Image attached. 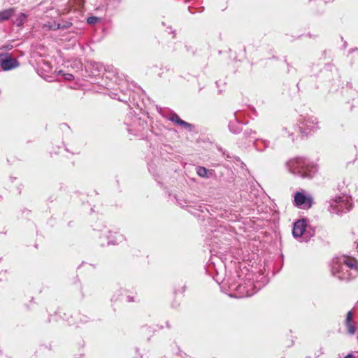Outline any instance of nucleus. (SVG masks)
<instances>
[{"instance_id": "f03ea898", "label": "nucleus", "mask_w": 358, "mask_h": 358, "mask_svg": "<svg viewBox=\"0 0 358 358\" xmlns=\"http://www.w3.org/2000/svg\"><path fill=\"white\" fill-rule=\"evenodd\" d=\"M289 171L303 178H312L317 171V166L303 157H295L287 162Z\"/></svg>"}, {"instance_id": "9d476101", "label": "nucleus", "mask_w": 358, "mask_h": 358, "mask_svg": "<svg viewBox=\"0 0 358 358\" xmlns=\"http://www.w3.org/2000/svg\"><path fill=\"white\" fill-rule=\"evenodd\" d=\"M253 145L257 151L262 152L270 146V141L263 138H257L254 141Z\"/></svg>"}, {"instance_id": "2eb2a0df", "label": "nucleus", "mask_w": 358, "mask_h": 358, "mask_svg": "<svg viewBox=\"0 0 358 358\" xmlns=\"http://www.w3.org/2000/svg\"><path fill=\"white\" fill-rule=\"evenodd\" d=\"M27 19V15L24 13H21L19 15H17L15 20H13V23L17 26H22Z\"/></svg>"}, {"instance_id": "7ed1b4c3", "label": "nucleus", "mask_w": 358, "mask_h": 358, "mask_svg": "<svg viewBox=\"0 0 358 358\" xmlns=\"http://www.w3.org/2000/svg\"><path fill=\"white\" fill-rule=\"evenodd\" d=\"M353 206L352 199L347 194L336 196L329 201L328 211L340 215L349 212Z\"/></svg>"}, {"instance_id": "a878e982", "label": "nucleus", "mask_w": 358, "mask_h": 358, "mask_svg": "<svg viewBox=\"0 0 358 358\" xmlns=\"http://www.w3.org/2000/svg\"><path fill=\"white\" fill-rule=\"evenodd\" d=\"M307 358H310V357H307Z\"/></svg>"}, {"instance_id": "f8f14e48", "label": "nucleus", "mask_w": 358, "mask_h": 358, "mask_svg": "<svg viewBox=\"0 0 358 358\" xmlns=\"http://www.w3.org/2000/svg\"><path fill=\"white\" fill-rule=\"evenodd\" d=\"M85 3V0H69L68 3L70 7L69 10L72 8L80 9L81 8Z\"/></svg>"}, {"instance_id": "6e6552de", "label": "nucleus", "mask_w": 358, "mask_h": 358, "mask_svg": "<svg viewBox=\"0 0 358 358\" xmlns=\"http://www.w3.org/2000/svg\"><path fill=\"white\" fill-rule=\"evenodd\" d=\"M18 66L19 62L16 59L10 58L6 55H3L1 69L3 71H9L17 68Z\"/></svg>"}, {"instance_id": "a211bd4d", "label": "nucleus", "mask_w": 358, "mask_h": 358, "mask_svg": "<svg viewBox=\"0 0 358 358\" xmlns=\"http://www.w3.org/2000/svg\"><path fill=\"white\" fill-rule=\"evenodd\" d=\"M255 134L256 131H252V129L245 130L244 132V135L245 136L246 138H253Z\"/></svg>"}, {"instance_id": "412c9836", "label": "nucleus", "mask_w": 358, "mask_h": 358, "mask_svg": "<svg viewBox=\"0 0 358 358\" xmlns=\"http://www.w3.org/2000/svg\"><path fill=\"white\" fill-rule=\"evenodd\" d=\"M344 358H355V357L352 353H350L348 355H346Z\"/></svg>"}, {"instance_id": "0eeeda50", "label": "nucleus", "mask_w": 358, "mask_h": 358, "mask_svg": "<svg viewBox=\"0 0 358 358\" xmlns=\"http://www.w3.org/2000/svg\"><path fill=\"white\" fill-rule=\"evenodd\" d=\"M313 203V197L309 194H305L303 192H297L294 194V205L301 209H309Z\"/></svg>"}, {"instance_id": "6ab92c4d", "label": "nucleus", "mask_w": 358, "mask_h": 358, "mask_svg": "<svg viewBox=\"0 0 358 358\" xmlns=\"http://www.w3.org/2000/svg\"><path fill=\"white\" fill-rule=\"evenodd\" d=\"M98 20H99L98 17L92 16V17H89L87 18V22L90 24H94L98 22Z\"/></svg>"}, {"instance_id": "20e7f679", "label": "nucleus", "mask_w": 358, "mask_h": 358, "mask_svg": "<svg viewBox=\"0 0 358 358\" xmlns=\"http://www.w3.org/2000/svg\"><path fill=\"white\" fill-rule=\"evenodd\" d=\"M292 234L294 238H301V241H308L315 235V231L307 226L305 220H299L294 223Z\"/></svg>"}, {"instance_id": "39448f33", "label": "nucleus", "mask_w": 358, "mask_h": 358, "mask_svg": "<svg viewBox=\"0 0 358 358\" xmlns=\"http://www.w3.org/2000/svg\"><path fill=\"white\" fill-rule=\"evenodd\" d=\"M319 128V122L313 115L305 116L299 120V129L302 135H308Z\"/></svg>"}, {"instance_id": "f257e3e1", "label": "nucleus", "mask_w": 358, "mask_h": 358, "mask_svg": "<svg viewBox=\"0 0 358 358\" xmlns=\"http://www.w3.org/2000/svg\"><path fill=\"white\" fill-rule=\"evenodd\" d=\"M331 273L340 280H349L358 275V262L350 257L333 259Z\"/></svg>"}, {"instance_id": "1a4fd4ad", "label": "nucleus", "mask_w": 358, "mask_h": 358, "mask_svg": "<svg viewBox=\"0 0 358 358\" xmlns=\"http://www.w3.org/2000/svg\"><path fill=\"white\" fill-rule=\"evenodd\" d=\"M352 317L353 315L352 311H348L345 319V326L348 333L351 335L354 334L356 331V327L353 323Z\"/></svg>"}, {"instance_id": "f3484780", "label": "nucleus", "mask_w": 358, "mask_h": 358, "mask_svg": "<svg viewBox=\"0 0 358 358\" xmlns=\"http://www.w3.org/2000/svg\"><path fill=\"white\" fill-rule=\"evenodd\" d=\"M208 170L203 166H198L196 168V173L197 174L203 178H207L208 177Z\"/></svg>"}, {"instance_id": "4468645a", "label": "nucleus", "mask_w": 358, "mask_h": 358, "mask_svg": "<svg viewBox=\"0 0 358 358\" xmlns=\"http://www.w3.org/2000/svg\"><path fill=\"white\" fill-rule=\"evenodd\" d=\"M14 13V8H8L0 11V20L4 21L8 20Z\"/></svg>"}, {"instance_id": "aec40b11", "label": "nucleus", "mask_w": 358, "mask_h": 358, "mask_svg": "<svg viewBox=\"0 0 358 358\" xmlns=\"http://www.w3.org/2000/svg\"><path fill=\"white\" fill-rule=\"evenodd\" d=\"M63 77L66 80H73L74 79V76L71 73H63Z\"/></svg>"}, {"instance_id": "b1692460", "label": "nucleus", "mask_w": 358, "mask_h": 358, "mask_svg": "<svg viewBox=\"0 0 358 358\" xmlns=\"http://www.w3.org/2000/svg\"><path fill=\"white\" fill-rule=\"evenodd\" d=\"M356 243H357V247L356 248H357V250L358 251V241Z\"/></svg>"}, {"instance_id": "393cba45", "label": "nucleus", "mask_w": 358, "mask_h": 358, "mask_svg": "<svg viewBox=\"0 0 358 358\" xmlns=\"http://www.w3.org/2000/svg\"><path fill=\"white\" fill-rule=\"evenodd\" d=\"M307 358H310V357H307Z\"/></svg>"}, {"instance_id": "dca6fc26", "label": "nucleus", "mask_w": 358, "mask_h": 358, "mask_svg": "<svg viewBox=\"0 0 358 358\" xmlns=\"http://www.w3.org/2000/svg\"><path fill=\"white\" fill-rule=\"evenodd\" d=\"M229 130L234 134H238L241 131L239 123L230 122L229 124Z\"/></svg>"}, {"instance_id": "423d86ee", "label": "nucleus", "mask_w": 358, "mask_h": 358, "mask_svg": "<svg viewBox=\"0 0 358 358\" xmlns=\"http://www.w3.org/2000/svg\"><path fill=\"white\" fill-rule=\"evenodd\" d=\"M256 292L255 286L250 280L240 284L236 288L235 296L237 298L248 297L253 295Z\"/></svg>"}, {"instance_id": "4be33fe9", "label": "nucleus", "mask_w": 358, "mask_h": 358, "mask_svg": "<svg viewBox=\"0 0 358 358\" xmlns=\"http://www.w3.org/2000/svg\"><path fill=\"white\" fill-rule=\"evenodd\" d=\"M344 272L350 273V270L347 268L346 270H344Z\"/></svg>"}, {"instance_id": "9b49d317", "label": "nucleus", "mask_w": 358, "mask_h": 358, "mask_svg": "<svg viewBox=\"0 0 358 358\" xmlns=\"http://www.w3.org/2000/svg\"><path fill=\"white\" fill-rule=\"evenodd\" d=\"M169 120L174 122L175 124H179L180 126H182L183 127L186 128V129H191L192 128V124L181 120L180 118V117L176 114V113H173L172 115H171V116L169 117Z\"/></svg>"}, {"instance_id": "ddd939ff", "label": "nucleus", "mask_w": 358, "mask_h": 358, "mask_svg": "<svg viewBox=\"0 0 358 358\" xmlns=\"http://www.w3.org/2000/svg\"><path fill=\"white\" fill-rule=\"evenodd\" d=\"M64 27V26L62 27L60 24H58L54 21L43 24V29L45 30H57Z\"/></svg>"}, {"instance_id": "5701e85b", "label": "nucleus", "mask_w": 358, "mask_h": 358, "mask_svg": "<svg viewBox=\"0 0 358 358\" xmlns=\"http://www.w3.org/2000/svg\"><path fill=\"white\" fill-rule=\"evenodd\" d=\"M128 299H129V301H133V299L130 296H128Z\"/></svg>"}]
</instances>
